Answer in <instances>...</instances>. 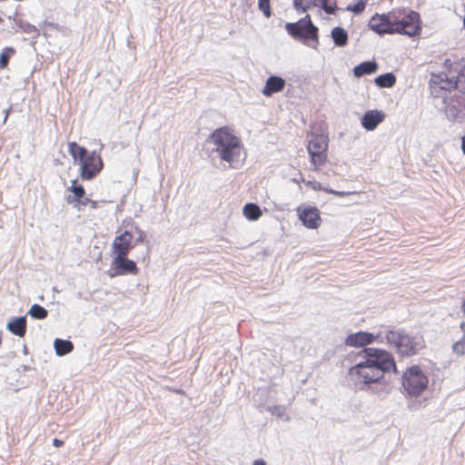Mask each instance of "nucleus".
<instances>
[{"instance_id": "37", "label": "nucleus", "mask_w": 465, "mask_h": 465, "mask_svg": "<svg viewBox=\"0 0 465 465\" xmlns=\"http://www.w3.org/2000/svg\"><path fill=\"white\" fill-rule=\"evenodd\" d=\"M4 117H2L3 124H5L9 115V110H4Z\"/></svg>"}, {"instance_id": "16", "label": "nucleus", "mask_w": 465, "mask_h": 465, "mask_svg": "<svg viewBox=\"0 0 465 465\" xmlns=\"http://www.w3.org/2000/svg\"><path fill=\"white\" fill-rule=\"evenodd\" d=\"M384 120V114L379 110L367 111L361 118V124L367 131L374 130Z\"/></svg>"}, {"instance_id": "32", "label": "nucleus", "mask_w": 465, "mask_h": 465, "mask_svg": "<svg viewBox=\"0 0 465 465\" xmlns=\"http://www.w3.org/2000/svg\"><path fill=\"white\" fill-rule=\"evenodd\" d=\"M302 182H303L305 184H307V185L311 186V187H312V189H313L314 191H322V190H323V191H324V189H325V188H323V187L322 186L321 183H319V182H317V181H309V180L302 179Z\"/></svg>"}, {"instance_id": "40", "label": "nucleus", "mask_w": 465, "mask_h": 465, "mask_svg": "<svg viewBox=\"0 0 465 465\" xmlns=\"http://www.w3.org/2000/svg\"><path fill=\"white\" fill-rule=\"evenodd\" d=\"M252 465H266L265 461L262 460H254V462L252 463Z\"/></svg>"}, {"instance_id": "19", "label": "nucleus", "mask_w": 465, "mask_h": 465, "mask_svg": "<svg viewBox=\"0 0 465 465\" xmlns=\"http://www.w3.org/2000/svg\"><path fill=\"white\" fill-rule=\"evenodd\" d=\"M379 68L378 64L375 61L362 62L353 69V74L355 77H361L366 74H372L377 72Z\"/></svg>"}, {"instance_id": "47", "label": "nucleus", "mask_w": 465, "mask_h": 465, "mask_svg": "<svg viewBox=\"0 0 465 465\" xmlns=\"http://www.w3.org/2000/svg\"><path fill=\"white\" fill-rule=\"evenodd\" d=\"M103 148H104V144H103V143H101V144H100V151H101Z\"/></svg>"}, {"instance_id": "34", "label": "nucleus", "mask_w": 465, "mask_h": 465, "mask_svg": "<svg viewBox=\"0 0 465 465\" xmlns=\"http://www.w3.org/2000/svg\"><path fill=\"white\" fill-rule=\"evenodd\" d=\"M293 5L297 11H301L302 13L306 12L308 9V6L302 5V0H293Z\"/></svg>"}, {"instance_id": "9", "label": "nucleus", "mask_w": 465, "mask_h": 465, "mask_svg": "<svg viewBox=\"0 0 465 465\" xmlns=\"http://www.w3.org/2000/svg\"><path fill=\"white\" fill-rule=\"evenodd\" d=\"M285 28L292 36L318 41V28L312 23L310 15L296 23H287Z\"/></svg>"}, {"instance_id": "43", "label": "nucleus", "mask_w": 465, "mask_h": 465, "mask_svg": "<svg viewBox=\"0 0 465 465\" xmlns=\"http://www.w3.org/2000/svg\"><path fill=\"white\" fill-rule=\"evenodd\" d=\"M90 201H91L90 199H84V201H81L80 203L82 205H86V204L90 203Z\"/></svg>"}, {"instance_id": "5", "label": "nucleus", "mask_w": 465, "mask_h": 465, "mask_svg": "<svg viewBox=\"0 0 465 465\" xmlns=\"http://www.w3.org/2000/svg\"><path fill=\"white\" fill-rule=\"evenodd\" d=\"M307 142V151L311 156V163L314 170H318L327 161L328 137L323 134H309Z\"/></svg>"}, {"instance_id": "26", "label": "nucleus", "mask_w": 465, "mask_h": 465, "mask_svg": "<svg viewBox=\"0 0 465 465\" xmlns=\"http://www.w3.org/2000/svg\"><path fill=\"white\" fill-rule=\"evenodd\" d=\"M326 14L333 15L337 8L336 0H322L320 5Z\"/></svg>"}, {"instance_id": "8", "label": "nucleus", "mask_w": 465, "mask_h": 465, "mask_svg": "<svg viewBox=\"0 0 465 465\" xmlns=\"http://www.w3.org/2000/svg\"><path fill=\"white\" fill-rule=\"evenodd\" d=\"M420 31V15L418 13L411 11L402 17L395 15V18H393V34L413 36L418 35Z\"/></svg>"}, {"instance_id": "24", "label": "nucleus", "mask_w": 465, "mask_h": 465, "mask_svg": "<svg viewBox=\"0 0 465 465\" xmlns=\"http://www.w3.org/2000/svg\"><path fill=\"white\" fill-rule=\"evenodd\" d=\"M89 151H87L84 147L80 146L75 142H71L68 143V153L73 157L74 161L80 162L81 157H84Z\"/></svg>"}, {"instance_id": "48", "label": "nucleus", "mask_w": 465, "mask_h": 465, "mask_svg": "<svg viewBox=\"0 0 465 465\" xmlns=\"http://www.w3.org/2000/svg\"><path fill=\"white\" fill-rule=\"evenodd\" d=\"M463 24H464V27H465V16H464V21H463Z\"/></svg>"}, {"instance_id": "39", "label": "nucleus", "mask_w": 465, "mask_h": 465, "mask_svg": "<svg viewBox=\"0 0 465 465\" xmlns=\"http://www.w3.org/2000/svg\"><path fill=\"white\" fill-rule=\"evenodd\" d=\"M460 329L463 332V336L460 341H462L463 342H465V322L460 323Z\"/></svg>"}, {"instance_id": "44", "label": "nucleus", "mask_w": 465, "mask_h": 465, "mask_svg": "<svg viewBox=\"0 0 465 465\" xmlns=\"http://www.w3.org/2000/svg\"><path fill=\"white\" fill-rule=\"evenodd\" d=\"M90 205H91V208L95 209V208H96L97 203H96V202L90 201Z\"/></svg>"}, {"instance_id": "30", "label": "nucleus", "mask_w": 465, "mask_h": 465, "mask_svg": "<svg viewBox=\"0 0 465 465\" xmlns=\"http://www.w3.org/2000/svg\"><path fill=\"white\" fill-rule=\"evenodd\" d=\"M366 6V2L364 0L358 1L354 5L347 6V10L353 12L354 14L361 13Z\"/></svg>"}, {"instance_id": "12", "label": "nucleus", "mask_w": 465, "mask_h": 465, "mask_svg": "<svg viewBox=\"0 0 465 465\" xmlns=\"http://www.w3.org/2000/svg\"><path fill=\"white\" fill-rule=\"evenodd\" d=\"M393 18L395 14L379 15L375 14L369 22L371 30L379 35L393 34Z\"/></svg>"}, {"instance_id": "11", "label": "nucleus", "mask_w": 465, "mask_h": 465, "mask_svg": "<svg viewBox=\"0 0 465 465\" xmlns=\"http://www.w3.org/2000/svg\"><path fill=\"white\" fill-rule=\"evenodd\" d=\"M432 82L439 84L443 90L458 88L465 93V66L461 69L457 76L448 77L445 74L432 75Z\"/></svg>"}, {"instance_id": "46", "label": "nucleus", "mask_w": 465, "mask_h": 465, "mask_svg": "<svg viewBox=\"0 0 465 465\" xmlns=\"http://www.w3.org/2000/svg\"><path fill=\"white\" fill-rule=\"evenodd\" d=\"M461 311L465 313V300L462 302Z\"/></svg>"}, {"instance_id": "14", "label": "nucleus", "mask_w": 465, "mask_h": 465, "mask_svg": "<svg viewBox=\"0 0 465 465\" xmlns=\"http://www.w3.org/2000/svg\"><path fill=\"white\" fill-rule=\"evenodd\" d=\"M298 216L302 224L310 229H316L321 223L319 211L315 207H299L297 209Z\"/></svg>"}, {"instance_id": "17", "label": "nucleus", "mask_w": 465, "mask_h": 465, "mask_svg": "<svg viewBox=\"0 0 465 465\" xmlns=\"http://www.w3.org/2000/svg\"><path fill=\"white\" fill-rule=\"evenodd\" d=\"M285 84L286 83L283 78L272 75L267 79L262 94L267 97L272 96L273 94L282 91Z\"/></svg>"}, {"instance_id": "27", "label": "nucleus", "mask_w": 465, "mask_h": 465, "mask_svg": "<svg viewBox=\"0 0 465 465\" xmlns=\"http://www.w3.org/2000/svg\"><path fill=\"white\" fill-rule=\"evenodd\" d=\"M269 411L272 415H274L280 419H282L284 420H290L289 416L286 415V413H285V408L283 406L273 405L272 407L269 408Z\"/></svg>"}, {"instance_id": "3", "label": "nucleus", "mask_w": 465, "mask_h": 465, "mask_svg": "<svg viewBox=\"0 0 465 465\" xmlns=\"http://www.w3.org/2000/svg\"><path fill=\"white\" fill-rule=\"evenodd\" d=\"M379 337L381 343H387L401 356L414 355L423 346L420 337L410 335L403 330L381 331Z\"/></svg>"}, {"instance_id": "23", "label": "nucleus", "mask_w": 465, "mask_h": 465, "mask_svg": "<svg viewBox=\"0 0 465 465\" xmlns=\"http://www.w3.org/2000/svg\"><path fill=\"white\" fill-rule=\"evenodd\" d=\"M242 213L249 221H257L262 216V211L255 203H246L242 209Z\"/></svg>"}, {"instance_id": "35", "label": "nucleus", "mask_w": 465, "mask_h": 465, "mask_svg": "<svg viewBox=\"0 0 465 465\" xmlns=\"http://www.w3.org/2000/svg\"><path fill=\"white\" fill-rule=\"evenodd\" d=\"M324 192H326L328 193H331V194L337 195V196H341V197L351 193L350 192L336 191V190L328 189V188L324 189Z\"/></svg>"}, {"instance_id": "7", "label": "nucleus", "mask_w": 465, "mask_h": 465, "mask_svg": "<svg viewBox=\"0 0 465 465\" xmlns=\"http://www.w3.org/2000/svg\"><path fill=\"white\" fill-rule=\"evenodd\" d=\"M78 164L83 180H92L104 168L102 157L96 151L88 152L84 157H81Z\"/></svg>"}, {"instance_id": "4", "label": "nucleus", "mask_w": 465, "mask_h": 465, "mask_svg": "<svg viewBox=\"0 0 465 465\" xmlns=\"http://www.w3.org/2000/svg\"><path fill=\"white\" fill-rule=\"evenodd\" d=\"M401 383L409 396L417 397L428 387L429 379L420 367L412 366L404 371Z\"/></svg>"}, {"instance_id": "45", "label": "nucleus", "mask_w": 465, "mask_h": 465, "mask_svg": "<svg viewBox=\"0 0 465 465\" xmlns=\"http://www.w3.org/2000/svg\"><path fill=\"white\" fill-rule=\"evenodd\" d=\"M321 1H322V0H312V4H313V5H315V6H319V5H320V2H321Z\"/></svg>"}, {"instance_id": "33", "label": "nucleus", "mask_w": 465, "mask_h": 465, "mask_svg": "<svg viewBox=\"0 0 465 465\" xmlns=\"http://www.w3.org/2000/svg\"><path fill=\"white\" fill-rule=\"evenodd\" d=\"M453 351L458 354L465 353V342L462 341H458L453 344Z\"/></svg>"}, {"instance_id": "15", "label": "nucleus", "mask_w": 465, "mask_h": 465, "mask_svg": "<svg viewBox=\"0 0 465 465\" xmlns=\"http://www.w3.org/2000/svg\"><path fill=\"white\" fill-rule=\"evenodd\" d=\"M445 114L452 122L461 121L464 118L460 96L450 98L445 108Z\"/></svg>"}, {"instance_id": "28", "label": "nucleus", "mask_w": 465, "mask_h": 465, "mask_svg": "<svg viewBox=\"0 0 465 465\" xmlns=\"http://www.w3.org/2000/svg\"><path fill=\"white\" fill-rule=\"evenodd\" d=\"M70 191L74 194V197L77 200L81 199L84 194V187L82 185H78L76 180L72 181Z\"/></svg>"}, {"instance_id": "2", "label": "nucleus", "mask_w": 465, "mask_h": 465, "mask_svg": "<svg viewBox=\"0 0 465 465\" xmlns=\"http://www.w3.org/2000/svg\"><path fill=\"white\" fill-rule=\"evenodd\" d=\"M208 156L215 161L228 163L231 168H239L245 160L246 153L241 138L228 127L216 129L205 142Z\"/></svg>"}, {"instance_id": "10", "label": "nucleus", "mask_w": 465, "mask_h": 465, "mask_svg": "<svg viewBox=\"0 0 465 465\" xmlns=\"http://www.w3.org/2000/svg\"><path fill=\"white\" fill-rule=\"evenodd\" d=\"M138 272L136 263L129 260L127 255H114L112 261L111 270L109 272L110 277H115L117 275L133 274L135 275Z\"/></svg>"}, {"instance_id": "25", "label": "nucleus", "mask_w": 465, "mask_h": 465, "mask_svg": "<svg viewBox=\"0 0 465 465\" xmlns=\"http://www.w3.org/2000/svg\"><path fill=\"white\" fill-rule=\"evenodd\" d=\"M28 314L36 320H44L47 317L48 312L39 304H33L28 311Z\"/></svg>"}, {"instance_id": "22", "label": "nucleus", "mask_w": 465, "mask_h": 465, "mask_svg": "<svg viewBox=\"0 0 465 465\" xmlns=\"http://www.w3.org/2000/svg\"><path fill=\"white\" fill-rule=\"evenodd\" d=\"M374 83L381 88H391L395 84L396 77L392 73H386L377 76Z\"/></svg>"}, {"instance_id": "6", "label": "nucleus", "mask_w": 465, "mask_h": 465, "mask_svg": "<svg viewBox=\"0 0 465 465\" xmlns=\"http://www.w3.org/2000/svg\"><path fill=\"white\" fill-rule=\"evenodd\" d=\"M134 232L136 235L134 240L131 231H124L114 239L112 244L114 255H127L132 248L144 241L145 233L143 230L134 227Z\"/></svg>"}, {"instance_id": "41", "label": "nucleus", "mask_w": 465, "mask_h": 465, "mask_svg": "<svg viewBox=\"0 0 465 465\" xmlns=\"http://www.w3.org/2000/svg\"><path fill=\"white\" fill-rule=\"evenodd\" d=\"M461 150L462 153L465 154V135L461 138Z\"/></svg>"}, {"instance_id": "38", "label": "nucleus", "mask_w": 465, "mask_h": 465, "mask_svg": "<svg viewBox=\"0 0 465 465\" xmlns=\"http://www.w3.org/2000/svg\"><path fill=\"white\" fill-rule=\"evenodd\" d=\"M4 117H2L3 124H5L9 115V110H4Z\"/></svg>"}, {"instance_id": "13", "label": "nucleus", "mask_w": 465, "mask_h": 465, "mask_svg": "<svg viewBox=\"0 0 465 465\" xmlns=\"http://www.w3.org/2000/svg\"><path fill=\"white\" fill-rule=\"evenodd\" d=\"M381 331L377 333H371L367 331H357L347 336L345 339V344L351 347H362L371 344L374 341L381 343V338L379 337Z\"/></svg>"}, {"instance_id": "20", "label": "nucleus", "mask_w": 465, "mask_h": 465, "mask_svg": "<svg viewBox=\"0 0 465 465\" xmlns=\"http://www.w3.org/2000/svg\"><path fill=\"white\" fill-rule=\"evenodd\" d=\"M54 348L57 356H64L73 351L74 344L68 340L57 338L54 341Z\"/></svg>"}, {"instance_id": "36", "label": "nucleus", "mask_w": 465, "mask_h": 465, "mask_svg": "<svg viewBox=\"0 0 465 465\" xmlns=\"http://www.w3.org/2000/svg\"><path fill=\"white\" fill-rule=\"evenodd\" d=\"M64 444V442L61 440L54 439L53 440V445L54 447H61Z\"/></svg>"}, {"instance_id": "1", "label": "nucleus", "mask_w": 465, "mask_h": 465, "mask_svg": "<svg viewBox=\"0 0 465 465\" xmlns=\"http://www.w3.org/2000/svg\"><path fill=\"white\" fill-rule=\"evenodd\" d=\"M358 359L359 361L348 372L351 379L358 383H376L385 372L396 370L392 355L381 349L365 348L358 354Z\"/></svg>"}, {"instance_id": "18", "label": "nucleus", "mask_w": 465, "mask_h": 465, "mask_svg": "<svg viewBox=\"0 0 465 465\" xmlns=\"http://www.w3.org/2000/svg\"><path fill=\"white\" fill-rule=\"evenodd\" d=\"M6 329L18 337H24L26 332V318L20 316L11 319L6 324Z\"/></svg>"}, {"instance_id": "21", "label": "nucleus", "mask_w": 465, "mask_h": 465, "mask_svg": "<svg viewBox=\"0 0 465 465\" xmlns=\"http://www.w3.org/2000/svg\"><path fill=\"white\" fill-rule=\"evenodd\" d=\"M331 35L336 46L343 47L348 43V34L342 27L332 28Z\"/></svg>"}, {"instance_id": "29", "label": "nucleus", "mask_w": 465, "mask_h": 465, "mask_svg": "<svg viewBox=\"0 0 465 465\" xmlns=\"http://www.w3.org/2000/svg\"><path fill=\"white\" fill-rule=\"evenodd\" d=\"M258 6L267 18L272 15L270 0H258Z\"/></svg>"}, {"instance_id": "42", "label": "nucleus", "mask_w": 465, "mask_h": 465, "mask_svg": "<svg viewBox=\"0 0 465 465\" xmlns=\"http://www.w3.org/2000/svg\"><path fill=\"white\" fill-rule=\"evenodd\" d=\"M461 105H462V111L465 110V97L460 96Z\"/></svg>"}, {"instance_id": "31", "label": "nucleus", "mask_w": 465, "mask_h": 465, "mask_svg": "<svg viewBox=\"0 0 465 465\" xmlns=\"http://www.w3.org/2000/svg\"><path fill=\"white\" fill-rule=\"evenodd\" d=\"M8 51H12V49L7 48L0 55V69L6 67L8 64V62H9V55L7 54Z\"/></svg>"}]
</instances>
